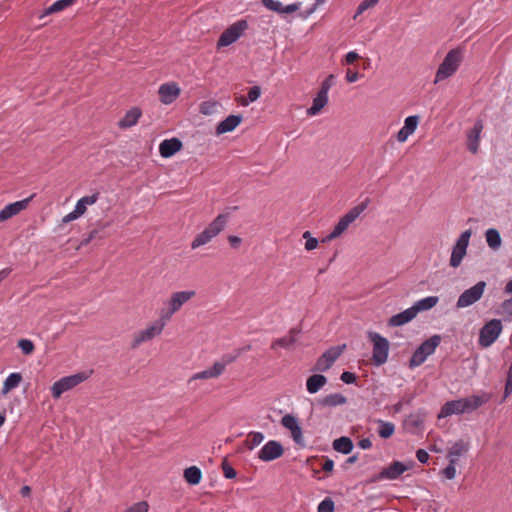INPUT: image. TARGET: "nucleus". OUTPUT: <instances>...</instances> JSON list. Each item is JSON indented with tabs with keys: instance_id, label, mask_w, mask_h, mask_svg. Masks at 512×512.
I'll list each match as a JSON object with an SVG mask.
<instances>
[{
	"instance_id": "nucleus-61",
	"label": "nucleus",
	"mask_w": 512,
	"mask_h": 512,
	"mask_svg": "<svg viewBox=\"0 0 512 512\" xmlns=\"http://www.w3.org/2000/svg\"><path fill=\"white\" fill-rule=\"evenodd\" d=\"M358 446L361 448V449H369L372 447V442L369 438H363L361 439L359 442H358Z\"/></svg>"
},
{
	"instance_id": "nucleus-24",
	"label": "nucleus",
	"mask_w": 512,
	"mask_h": 512,
	"mask_svg": "<svg viewBox=\"0 0 512 512\" xmlns=\"http://www.w3.org/2000/svg\"><path fill=\"white\" fill-rule=\"evenodd\" d=\"M263 5L278 14H292L300 9L302 3L301 2H295L288 5H283L281 2L276 0H261Z\"/></svg>"
},
{
	"instance_id": "nucleus-19",
	"label": "nucleus",
	"mask_w": 512,
	"mask_h": 512,
	"mask_svg": "<svg viewBox=\"0 0 512 512\" xmlns=\"http://www.w3.org/2000/svg\"><path fill=\"white\" fill-rule=\"evenodd\" d=\"M284 453V448L280 442L275 440L268 441L258 452V458L264 462H270L280 458Z\"/></svg>"
},
{
	"instance_id": "nucleus-16",
	"label": "nucleus",
	"mask_w": 512,
	"mask_h": 512,
	"mask_svg": "<svg viewBox=\"0 0 512 512\" xmlns=\"http://www.w3.org/2000/svg\"><path fill=\"white\" fill-rule=\"evenodd\" d=\"M414 463L411 461L404 464L400 461H393L387 467L383 468L379 473L377 479L379 480H395L399 478L404 472L413 467Z\"/></svg>"
},
{
	"instance_id": "nucleus-33",
	"label": "nucleus",
	"mask_w": 512,
	"mask_h": 512,
	"mask_svg": "<svg viewBox=\"0 0 512 512\" xmlns=\"http://www.w3.org/2000/svg\"><path fill=\"white\" fill-rule=\"evenodd\" d=\"M327 103H328V95L318 92L316 97L313 99L312 106L307 109V115L308 116L318 115L321 112V110L327 105Z\"/></svg>"
},
{
	"instance_id": "nucleus-55",
	"label": "nucleus",
	"mask_w": 512,
	"mask_h": 512,
	"mask_svg": "<svg viewBox=\"0 0 512 512\" xmlns=\"http://www.w3.org/2000/svg\"><path fill=\"white\" fill-rule=\"evenodd\" d=\"M84 206L93 205L98 200V194H93L91 196H84L81 199H79Z\"/></svg>"
},
{
	"instance_id": "nucleus-46",
	"label": "nucleus",
	"mask_w": 512,
	"mask_h": 512,
	"mask_svg": "<svg viewBox=\"0 0 512 512\" xmlns=\"http://www.w3.org/2000/svg\"><path fill=\"white\" fill-rule=\"evenodd\" d=\"M222 471L227 479H233L237 475L236 470L226 460L222 463Z\"/></svg>"
},
{
	"instance_id": "nucleus-12",
	"label": "nucleus",
	"mask_w": 512,
	"mask_h": 512,
	"mask_svg": "<svg viewBox=\"0 0 512 512\" xmlns=\"http://www.w3.org/2000/svg\"><path fill=\"white\" fill-rule=\"evenodd\" d=\"M471 236L472 231L468 229L463 231L459 238L457 239L455 245L453 246L451 257L449 260V265L451 267L457 268L461 265V262L467 253V247L469 245Z\"/></svg>"
},
{
	"instance_id": "nucleus-20",
	"label": "nucleus",
	"mask_w": 512,
	"mask_h": 512,
	"mask_svg": "<svg viewBox=\"0 0 512 512\" xmlns=\"http://www.w3.org/2000/svg\"><path fill=\"white\" fill-rule=\"evenodd\" d=\"M31 199L32 196L6 205L0 211V223L9 220L10 218L18 215L20 212L25 210L28 207Z\"/></svg>"
},
{
	"instance_id": "nucleus-7",
	"label": "nucleus",
	"mask_w": 512,
	"mask_h": 512,
	"mask_svg": "<svg viewBox=\"0 0 512 512\" xmlns=\"http://www.w3.org/2000/svg\"><path fill=\"white\" fill-rule=\"evenodd\" d=\"M369 340L373 345L372 362L376 366L385 364L388 360L390 344L389 341L377 332L368 333Z\"/></svg>"
},
{
	"instance_id": "nucleus-51",
	"label": "nucleus",
	"mask_w": 512,
	"mask_h": 512,
	"mask_svg": "<svg viewBox=\"0 0 512 512\" xmlns=\"http://www.w3.org/2000/svg\"><path fill=\"white\" fill-rule=\"evenodd\" d=\"M501 312L502 314L504 315H507L509 317H512V297L509 298V299H506L502 304H501Z\"/></svg>"
},
{
	"instance_id": "nucleus-45",
	"label": "nucleus",
	"mask_w": 512,
	"mask_h": 512,
	"mask_svg": "<svg viewBox=\"0 0 512 512\" xmlns=\"http://www.w3.org/2000/svg\"><path fill=\"white\" fill-rule=\"evenodd\" d=\"M320 467L324 472L330 473L334 468V461L328 457L322 456L320 458Z\"/></svg>"
},
{
	"instance_id": "nucleus-64",
	"label": "nucleus",
	"mask_w": 512,
	"mask_h": 512,
	"mask_svg": "<svg viewBox=\"0 0 512 512\" xmlns=\"http://www.w3.org/2000/svg\"><path fill=\"white\" fill-rule=\"evenodd\" d=\"M31 492H32V489L28 485H24L20 489V494H21L22 497H30L31 496Z\"/></svg>"
},
{
	"instance_id": "nucleus-47",
	"label": "nucleus",
	"mask_w": 512,
	"mask_h": 512,
	"mask_svg": "<svg viewBox=\"0 0 512 512\" xmlns=\"http://www.w3.org/2000/svg\"><path fill=\"white\" fill-rule=\"evenodd\" d=\"M148 510V503L146 501H141L129 507L125 512H148Z\"/></svg>"
},
{
	"instance_id": "nucleus-26",
	"label": "nucleus",
	"mask_w": 512,
	"mask_h": 512,
	"mask_svg": "<svg viewBox=\"0 0 512 512\" xmlns=\"http://www.w3.org/2000/svg\"><path fill=\"white\" fill-rule=\"evenodd\" d=\"M182 149V142L178 138L163 140L159 145V153L163 158H170Z\"/></svg>"
},
{
	"instance_id": "nucleus-31",
	"label": "nucleus",
	"mask_w": 512,
	"mask_h": 512,
	"mask_svg": "<svg viewBox=\"0 0 512 512\" xmlns=\"http://www.w3.org/2000/svg\"><path fill=\"white\" fill-rule=\"evenodd\" d=\"M439 302V298L437 296H428L423 299L416 301L413 306H411L417 315L419 312L428 311L434 308Z\"/></svg>"
},
{
	"instance_id": "nucleus-43",
	"label": "nucleus",
	"mask_w": 512,
	"mask_h": 512,
	"mask_svg": "<svg viewBox=\"0 0 512 512\" xmlns=\"http://www.w3.org/2000/svg\"><path fill=\"white\" fill-rule=\"evenodd\" d=\"M335 506L331 498H325L318 505V512H334Z\"/></svg>"
},
{
	"instance_id": "nucleus-10",
	"label": "nucleus",
	"mask_w": 512,
	"mask_h": 512,
	"mask_svg": "<svg viewBox=\"0 0 512 512\" xmlns=\"http://www.w3.org/2000/svg\"><path fill=\"white\" fill-rule=\"evenodd\" d=\"M441 338L439 335H434L424 341L413 353L410 361L409 367L411 369L416 368L422 365L428 356L432 355L436 348L439 346Z\"/></svg>"
},
{
	"instance_id": "nucleus-63",
	"label": "nucleus",
	"mask_w": 512,
	"mask_h": 512,
	"mask_svg": "<svg viewBox=\"0 0 512 512\" xmlns=\"http://www.w3.org/2000/svg\"><path fill=\"white\" fill-rule=\"evenodd\" d=\"M327 0H316V2L313 4V6L306 12V15H303V17H307L309 16L310 14H312L313 12L316 11V9L322 5L323 3H325Z\"/></svg>"
},
{
	"instance_id": "nucleus-22",
	"label": "nucleus",
	"mask_w": 512,
	"mask_h": 512,
	"mask_svg": "<svg viewBox=\"0 0 512 512\" xmlns=\"http://www.w3.org/2000/svg\"><path fill=\"white\" fill-rule=\"evenodd\" d=\"M470 449V441L459 439L455 441L448 449L447 458L451 464H457L459 458L465 455Z\"/></svg>"
},
{
	"instance_id": "nucleus-17",
	"label": "nucleus",
	"mask_w": 512,
	"mask_h": 512,
	"mask_svg": "<svg viewBox=\"0 0 512 512\" xmlns=\"http://www.w3.org/2000/svg\"><path fill=\"white\" fill-rule=\"evenodd\" d=\"M281 425L285 429L290 431L291 437L296 444L304 446L305 441L303 437L302 427L295 416L291 414L284 415L281 419Z\"/></svg>"
},
{
	"instance_id": "nucleus-11",
	"label": "nucleus",
	"mask_w": 512,
	"mask_h": 512,
	"mask_svg": "<svg viewBox=\"0 0 512 512\" xmlns=\"http://www.w3.org/2000/svg\"><path fill=\"white\" fill-rule=\"evenodd\" d=\"M502 323L498 319L488 321L480 330L479 345L482 347L491 346L502 332Z\"/></svg>"
},
{
	"instance_id": "nucleus-5",
	"label": "nucleus",
	"mask_w": 512,
	"mask_h": 512,
	"mask_svg": "<svg viewBox=\"0 0 512 512\" xmlns=\"http://www.w3.org/2000/svg\"><path fill=\"white\" fill-rule=\"evenodd\" d=\"M166 324L167 323L158 316V319L148 323L144 329L139 330L133 334L130 344L131 348L136 349L143 343L150 342L154 338L160 336Z\"/></svg>"
},
{
	"instance_id": "nucleus-36",
	"label": "nucleus",
	"mask_w": 512,
	"mask_h": 512,
	"mask_svg": "<svg viewBox=\"0 0 512 512\" xmlns=\"http://www.w3.org/2000/svg\"><path fill=\"white\" fill-rule=\"evenodd\" d=\"M332 445L335 451L343 454H349L353 450V442L346 436L335 439Z\"/></svg>"
},
{
	"instance_id": "nucleus-14",
	"label": "nucleus",
	"mask_w": 512,
	"mask_h": 512,
	"mask_svg": "<svg viewBox=\"0 0 512 512\" xmlns=\"http://www.w3.org/2000/svg\"><path fill=\"white\" fill-rule=\"evenodd\" d=\"M247 28L248 23L246 20H239L233 23L226 30L223 31L217 42V46L226 47L233 44L241 37V35Z\"/></svg>"
},
{
	"instance_id": "nucleus-48",
	"label": "nucleus",
	"mask_w": 512,
	"mask_h": 512,
	"mask_svg": "<svg viewBox=\"0 0 512 512\" xmlns=\"http://www.w3.org/2000/svg\"><path fill=\"white\" fill-rule=\"evenodd\" d=\"M334 75H329L321 84L319 92L328 95L330 88L333 85Z\"/></svg>"
},
{
	"instance_id": "nucleus-44",
	"label": "nucleus",
	"mask_w": 512,
	"mask_h": 512,
	"mask_svg": "<svg viewBox=\"0 0 512 512\" xmlns=\"http://www.w3.org/2000/svg\"><path fill=\"white\" fill-rule=\"evenodd\" d=\"M303 238L306 239L305 249L308 251L314 250L318 246V240L311 236L309 231L303 233Z\"/></svg>"
},
{
	"instance_id": "nucleus-8",
	"label": "nucleus",
	"mask_w": 512,
	"mask_h": 512,
	"mask_svg": "<svg viewBox=\"0 0 512 512\" xmlns=\"http://www.w3.org/2000/svg\"><path fill=\"white\" fill-rule=\"evenodd\" d=\"M90 374L91 372H79L57 380L51 387L52 397L54 399H59L63 393L73 389L74 387L87 380Z\"/></svg>"
},
{
	"instance_id": "nucleus-50",
	"label": "nucleus",
	"mask_w": 512,
	"mask_h": 512,
	"mask_svg": "<svg viewBox=\"0 0 512 512\" xmlns=\"http://www.w3.org/2000/svg\"><path fill=\"white\" fill-rule=\"evenodd\" d=\"M455 466H456V464H451V462H449L448 466L445 469H443L442 474L445 476V478H447L449 480H452L455 478V476H456Z\"/></svg>"
},
{
	"instance_id": "nucleus-42",
	"label": "nucleus",
	"mask_w": 512,
	"mask_h": 512,
	"mask_svg": "<svg viewBox=\"0 0 512 512\" xmlns=\"http://www.w3.org/2000/svg\"><path fill=\"white\" fill-rule=\"evenodd\" d=\"M378 2H379V0H363L357 8L356 14L354 15V19H356L359 15H361L367 9H370V8H373L374 6H376Z\"/></svg>"
},
{
	"instance_id": "nucleus-21",
	"label": "nucleus",
	"mask_w": 512,
	"mask_h": 512,
	"mask_svg": "<svg viewBox=\"0 0 512 512\" xmlns=\"http://www.w3.org/2000/svg\"><path fill=\"white\" fill-rule=\"evenodd\" d=\"M300 334L299 328H291L287 335L281 338H277L272 341L271 343V349L274 351H277L278 348H283L286 350H290L293 348L295 343L298 340V335Z\"/></svg>"
},
{
	"instance_id": "nucleus-30",
	"label": "nucleus",
	"mask_w": 512,
	"mask_h": 512,
	"mask_svg": "<svg viewBox=\"0 0 512 512\" xmlns=\"http://www.w3.org/2000/svg\"><path fill=\"white\" fill-rule=\"evenodd\" d=\"M142 112L139 108L134 107L126 112L124 117L119 121L120 128H130L138 122Z\"/></svg>"
},
{
	"instance_id": "nucleus-41",
	"label": "nucleus",
	"mask_w": 512,
	"mask_h": 512,
	"mask_svg": "<svg viewBox=\"0 0 512 512\" xmlns=\"http://www.w3.org/2000/svg\"><path fill=\"white\" fill-rule=\"evenodd\" d=\"M18 347L25 355H31L35 350L34 343L29 339H20L18 341Z\"/></svg>"
},
{
	"instance_id": "nucleus-54",
	"label": "nucleus",
	"mask_w": 512,
	"mask_h": 512,
	"mask_svg": "<svg viewBox=\"0 0 512 512\" xmlns=\"http://www.w3.org/2000/svg\"><path fill=\"white\" fill-rule=\"evenodd\" d=\"M214 107H215V103L203 102L200 105V113H202L204 115H208L212 112Z\"/></svg>"
},
{
	"instance_id": "nucleus-37",
	"label": "nucleus",
	"mask_w": 512,
	"mask_h": 512,
	"mask_svg": "<svg viewBox=\"0 0 512 512\" xmlns=\"http://www.w3.org/2000/svg\"><path fill=\"white\" fill-rule=\"evenodd\" d=\"M487 245L492 250H498L501 247L502 239L498 230L490 228L485 233Z\"/></svg>"
},
{
	"instance_id": "nucleus-53",
	"label": "nucleus",
	"mask_w": 512,
	"mask_h": 512,
	"mask_svg": "<svg viewBox=\"0 0 512 512\" xmlns=\"http://www.w3.org/2000/svg\"><path fill=\"white\" fill-rule=\"evenodd\" d=\"M340 379L346 384H352L356 381L357 377L354 373L345 371L341 374Z\"/></svg>"
},
{
	"instance_id": "nucleus-2",
	"label": "nucleus",
	"mask_w": 512,
	"mask_h": 512,
	"mask_svg": "<svg viewBox=\"0 0 512 512\" xmlns=\"http://www.w3.org/2000/svg\"><path fill=\"white\" fill-rule=\"evenodd\" d=\"M196 292L194 290H183L173 292L170 297L164 301L163 307L160 309L158 316L168 323L173 315L177 313L184 304L194 298Z\"/></svg>"
},
{
	"instance_id": "nucleus-13",
	"label": "nucleus",
	"mask_w": 512,
	"mask_h": 512,
	"mask_svg": "<svg viewBox=\"0 0 512 512\" xmlns=\"http://www.w3.org/2000/svg\"><path fill=\"white\" fill-rule=\"evenodd\" d=\"M486 289V282L485 281H479L474 286L470 287L469 289L465 290L461 295L458 297L456 306L459 309L469 307L479 301L481 297L484 294V291Z\"/></svg>"
},
{
	"instance_id": "nucleus-49",
	"label": "nucleus",
	"mask_w": 512,
	"mask_h": 512,
	"mask_svg": "<svg viewBox=\"0 0 512 512\" xmlns=\"http://www.w3.org/2000/svg\"><path fill=\"white\" fill-rule=\"evenodd\" d=\"M68 6L65 4L64 0H58L54 2L48 9L47 14H51L54 12H59L67 8Z\"/></svg>"
},
{
	"instance_id": "nucleus-23",
	"label": "nucleus",
	"mask_w": 512,
	"mask_h": 512,
	"mask_svg": "<svg viewBox=\"0 0 512 512\" xmlns=\"http://www.w3.org/2000/svg\"><path fill=\"white\" fill-rule=\"evenodd\" d=\"M420 122V117L417 115L408 116L404 120V126L398 131L396 135V139L400 143H404L407 141L409 136H411L417 129Z\"/></svg>"
},
{
	"instance_id": "nucleus-27",
	"label": "nucleus",
	"mask_w": 512,
	"mask_h": 512,
	"mask_svg": "<svg viewBox=\"0 0 512 512\" xmlns=\"http://www.w3.org/2000/svg\"><path fill=\"white\" fill-rule=\"evenodd\" d=\"M416 316L417 315L415 314L413 308L410 307V308L390 317L388 320V325L390 327L402 326V325H405V324L409 323L410 321H412Z\"/></svg>"
},
{
	"instance_id": "nucleus-38",
	"label": "nucleus",
	"mask_w": 512,
	"mask_h": 512,
	"mask_svg": "<svg viewBox=\"0 0 512 512\" xmlns=\"http://www.w3.org/2000/svg\"><path fill=\"white\" fill-rule=\"evenodd\" d=\"M184 479L191 485H198L202 479V472L197 466H191L184 470Z\"/></svg>"
},
{
	"instance_id": "nucleus-60",
	"label": "nucleus",
	"mask_w": 512,
	"mask_h": 512,
	"mask_svg": "<svg viewBox=\"0 0 512 512\" xmlns=\"http://www.w3.org/2000/svg\"><path fill=\"white\" fill-rule=\"evenodd\" d=\"M228 242L233 248H238L242 242L241 238L238 236L230 235L228 237Z\"/></svg>"
},
{
	"instance_id": "nucleus-29",
	"label": "nucleus",
	"mask_w": 512,
	"mask_h": 512,
	"mask_svg": "<svg viewBox=\"0 0 512 512\" xmlns=\"http://www.w3.org/2000/svg\"><path fill=\"white\" fill-rule=\"evenodd\" d=\"M327 383V378L321 374H313L306 381L307 391L311 394L317 393Z\"/></svg>"
},
{
	"instance_id": "nucleus-52",
	"label": "nucleus",
	"mask_w": 512,
	"mask_h": 512,
	"mask_svg": "<svg viewBox=\"0 0 512 512\" xmlns=\"http://www.w3.org/2000/svg\"><path fill=\"white\" fill-rule=\"evenodd\" d=\"M505 397H508L512 393V362L508 371L507 381L505 385Z\"/></svg>"
},
{
	"instance_id": "nucleus-4",
	"label": "nucleus",
	"mask_w": 512,
	"mask_h": 512,
	"mask_svg": "<svg viewBox=\"0 0 512 512\" xmlns=\"http://www.w3.org/2000/svg\"><path fill=\"white\" fill-rule=\"evenodd\" d=\"M228 214H219L201 233H199L191 243L192 249H197L209 243L226 226Z\"/></svg>"
},
{
	"instance_id": "nucleus-35",
	"label": "nucleus",
	"mask_w": 512,
	"mask_h": 512,
	"mask_svg": "<svg viewBox=\"0 0 512 512\" xmlns=\"http://www.w3.org/2000/svg\"><path fill=\"white\" fill-rule=\"evenodd\" d=\"M346 402H347L346 397L339 393L326 395L325 397H323L322 399L319 400V403L322 406H326V407L340 406V405H344Z\"/></svg>"
},
{
	"instance_id": "nucleus-57",
	"label": "nucleus",
	"mask_w": 512,
	"mask_h": 512,
	"mask_svg": "<svg viewBox=\"0 0 512 512\" xmlns=\"http://www.w3.org/2000/svg\"><path fill=\"white\" fill-rule=\"evenodd\" d=\"M360 75L356 71L348 70L346 73V81L349 83H354L359 79Z\"/></svg>"
},
{
	"instance_id": "nucleus-9",
	"label": "nucleus",
	"mask_w": 512,
	"mask_h": 512,
	"mask_svg": "<svg viewBox=\"0 0 512 512\" xmlns=\"http://www.w3.org/2000/svg\"><path fill=\"white\" fill-rule=\"evenodd\" d=\"M236 359L237 355H225L220 360L215 361L211 367L193 374L189 378L188 383H192L195 380H207L218 378L224 373L226 366L233 363Z\"/></svg>"
},
{
	"instance_id": "nucleus-25",
	"label": "nucleus",
	"mask_w": 512,
	"mask_h": 512,
	"mask_svg": "<svg viewBox=\"0 0 512 512\" xmlns=\"http://www.w3.org/2000/svg\"><path fill=\"white\" fill-rule=\"evenodd\" d=\"M482 130L483 123L481 120H478L475 122L473 128L467 132V149L473 154L478 152Z\"/></svg>"
},
{
	"instance_id": "nucleus-62",
	"label": "nucleus",
	"mask_w": 512,
	"mask_h": 512,
	"mask_svg": "<svg viewBox=\"0 0 512 512\" xmlns=\"http://www.w3.org/2000/svg\"><path fill=\"white\" fill-rule=\"evenodd\" d=\"M78 218H79V216H78L74 211H72V212L68 213L67 215H65V216L62 218V222H63L64 224H66V223H69V222H71V221H74V220H76V219H78Z\"/></svg>"
},
{
	"instance_id": "nucleus-56",
	"label": "nucleus",
	"mask_w": 512,
	"mask_h": 512,
	"mask_svg": "<svg viewBox=\"0 0 512 512\" xmlns=\"http://www.w3.org/2000/svg\"><path fill=\"white\" fill-rule=\"evenodd\" d=\"M416 457L420 463H426L429 459V455L424 449H418L416 452Z\"/></svg>"
},
{
	"instance_id": "nucleus-1",
	"label": "nucleus",
	"mask_w": 512,
	"mask_h": 512,
	"mask_svg": "<svg viewBox=\"0 0 512 512\" xmlns=\"http://www.w3.org/2000/svg\"><path fill=\"white\" fill-rule=\"evenodd\" d=\"M487 394L472 395L466 398L446 402L438 415L439 418L448 417L451 415H459L470 413L481 407L489 401Z\"/></svg>"
},
{
	"instance_id": "nucleus-6",
	"label": "nucleus",
	"mask_w": 512,
	"mask_h": 512,
	"mask_svg": "<svg viewBox=\"0 0 512 512\" xmlns=\"http://www.w3.org/2000/svg\"><path fill=\"white\" fill-rule=\"evenodd\" d=\"M367 206L368 199L350 209L345 215H343L340 218L338 223L334 226L332 232L323 241H331L341 236L348 229L349 225L353 223L360 216V214L367 208Z\"/></svg>"
},
{
	"instance_id": "nucleus-40",
	"label": "nucleus",
	"mask_w": 512,
	"mask_h": 512,
	"mask_svg": "<svg viewBox=\"0 0 512 512\" xmlns=\"http://www.w3.org/2000/svg\"><path fill=\"white\" fill-rule=\"evenodd\" d=\"M261 95V89L259 86H253L248 91V99L243 98L241 105L247 106L250 102L256 101Z\"/></svg>"
},
{
	"instance_id": "nucleus-39",
	"label": "nucleus",
	"mask_w": 512,
	"mask_h": 512,
	"mask_svg": "<svg viewBox=\"0 0 512 512\" xmlns=\"http://www.w3.org/2000/svg\"><path fill=\"white\" fill-rule=\"evenodd\" d=\"M377 423L379 425L378 434L381 438L387 439L394 434L395 425L392 422L378 420Z\"/></svg>"
},
{
	"instance_id": "nucleus-32",
	"label": "nucleus",
	"mask_w": 512,
	"mask_h": 512,
	"mask_svg": "<svg viewBox=\"0 0 512 512\" xmlns=\"http://www.w3.org/2000/svg\"><path fill=\"white\" fill-rule=\"evenodd\" d=\"M264 440V434L261 432L252 431L247 435L246 440L243 443V447H239L237 449L238 453L243 452V448L246 447L249 450H253L257 446H259Z\"/></svg>"
},
{
	"instance_id": "nucleus-18",
	"label": "nucleus",
	"mask_w": 512,
	"mask_h": 512,
	"mask_svg": "<svg viewBox=\"0 0 512 512\" xmlns=\"http://www.w3.org/2000/svg\"><path fill=\"white\" fill-rule=\"evenodd\" d=\"M158 94L162 104L170 105L180 96L181 88L176 82H166L160 85Z\"/></svg>"
},
{
	"instance_id": "nucleus-28",
	"label": "nucleus",
	"mask_w": 512,
	"mask_h": 512,
	"mask_svg": "<svg viewBox=\"0 0 512 512\" xmlns=\"http://www.w3.org/2000/svg\"><path fill=\"white\" fill-rule=\"evenodd\" d=\"M242 117L238 115H230L223 121H221L216 127V134L221 135L227 132H231L237 128L241 123Z\"/></svg>"
},
{
	"instance_id": "nucleus-3",
	"label": "nucleus",
	"mask_w": 512,
	"mask_h": 512,
	"mask_svg": "<svg viewBox=\"0 0 512 512\" xmlns=\"http://www.w3.org/2000/svg\"><path fill=\"white\" fill-rule=\"evenodd\" d=\"M463 59L464 51L462 48L458 47L450 50L436 71L434 84L453 76L460 67Z\"/></svg>"
},
{
	"instance_id": "nucleus-34",
	"label": "nucleus",
	"mask_w": 512,
	"mask_h": 512,
	"mask_svg": "<svg viewBox=\"0 0 512 512\" xmlns=\"http://www.w3.org/2000/svg\"><path fill=\"white\" fill-rule=\"evenodd\" d=\"M22 381V375L18 372H14V373H11L8 375V377L5 379V381L3 382V386H2V394L3 395H6L8 394L11 390L15 389L16 387L19 386V384L21 383Z\"/></svg>"
},
{
	"instance_id": "nucleus-59",
	"label": "nucleus",
	"mask_w": 512,
	"mask_h": 512,
	"mask_svg": "<svg viewBox=\"0 0 512 512\" xmlns=\"http://www.w3.org/2000/svg\"><path fill=\"white\" fill-rule=\"evenodd\" d=\"M86 210H87L86 206H84V204L80 200H78L73 211L79 217H81L86 212Z\"/></svg>"
},
{
	"instance_id": "nucleus-15",
	"label": "nucleus",
	"mask_w": 512,
	"mask_h": 512,
	"mask_svg": "<svg viewBox=\"0 0 512 512\" xmlns=\"http://www.w3.org/2000/svg\"><path fill=\"white\" fill-rule=\"evenodd\" d=\"M346 345L333 346L325 351L317 360L314 370L319 372H325L332 367L334 362L345 350Z\"/></svg>"
},
{
	"instance_id": "nucleus-58",
	"label": "nucleus",
	"mask_w": 512,
	"mask_h": 512,
	"mask_svg": "<svg viewBox=\"0 0 512 512\" xmlns=\"http://www.w3.org/2000/svg\"><path fill=\"white\" fill-rule=\"evenodd\" d=\"M359 58L360 56L355 51H350L346 54L345 61L347 64H353Z\"/></svg>"
}]
</instances>
